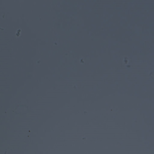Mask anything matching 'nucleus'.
<instances>
[{
  "label": "nucleus",
  "instance_id": "nucleus-1",
  "mask_svg": "<svg viewBox=\"0 0 154 154\" xmlns=\"http://www.w3.org/2000/svg\"><path fill=\"white\" fill-rule=\"evenodd\" d=\"M94 41V121H95V101H96V41ZM95 125V121H94ZM95 132V128H94ZM95 137V136H94ZM95 138V137H94ZM95 139V138H94ZM95 140V139H94ZM95 151V149H94Z\"/></svg>",
  "mask_w": 154,
  "mask_h": 154
}]
</instances>
